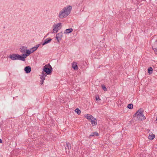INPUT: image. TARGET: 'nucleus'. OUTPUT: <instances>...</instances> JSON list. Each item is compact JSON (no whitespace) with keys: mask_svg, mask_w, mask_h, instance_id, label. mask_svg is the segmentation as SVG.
<instances>
[{"mask_svg":"<svg viewBox=\"0 0 157 157\" xmlns=\"http://www.w3.org/2000/svg\"><path fill=\"white\" fill-rule=\"evenodd\" d=\"M91 123L93 126H94L97 124V120L94 117L91 120Z\"/></svg>","mask_w":157,"mask_h":157,"instance_id":"10","label":"nucleus"},{"mask_svg":"<svg viewBox=\"0 0 157 157\" xmlns=\"http://www.w3.org/2000/svg\"><path fill=\"white\" fill-rule=\"evenodd\" d=\"M155 40L153 38L151 40L152 41V40Z\"/></svg>","mask_w":157,"mask_h":157,"instance_id":"31","label":"nucleus"},{"mask_svg":"<svg viewBox=\"0 0 157 157\" xmlns=\"http://www.w3.org/2000/svg\"><path fill=\"white\" fill-rule=\"evenodd\" d=\"M49 68L48 67L47 65H45L44 67L43 68V71L42 72H45L46 75H49L52 72V68L51 65H49Z\"/></svg>","mask_w":157,"mask_h":157,"instance_id":"5","label":"nucleus"},{"mask_svg":"<svg viewBox=\"0 0 157 157\" xmlns=\"http://www.w3.org/2000/svg\"><path fill=\"white\" fill-rule=\"evenodd\" d=\"M101 87L102 89L104 90V91H105L107 90V89L105 85H101Z\"/></svg>","mask_w":157,"mask_h":157,"instance_id":"22","label":"nucleus"},{"mask_svg":"<svg viewBox=\"0 0 157 157\" xmlns=\"http://www.w3.org/2000/svg\"><path fill=\"white\" fill-rule=\"evenodd\" d=\"M72 67L75 70H76L78 69V66L77 65L76 63L74 62L72 64Z\"/></svg>","mask_w":157,"mask_h":157,"instance_id":"14","label":"nucleus"},{"mask_svg":"<svg viewBox=\"0 0 157 157\" xmlns=\"http://www.w3.org/2000/svg\"><path fill=\"white\" fill-rule=\"evenodd\" d=\"M156 120L157 121V117H156Z\"/></svg>","mask_w":157,"mask_h":157,"instance_id":"32","label":"nucleus"},{"mask_svg":"<svg viewBox=\"0 0 157 157\" xmlns=\"http://www.w3.org/2000/svg\"><path fill=\"white\" fill-rule=\"evenodd\" d=\"M37 49L35 47H33L31 49V50L32 51V52L33 53L34 52H35Z\"/></svg>","mask_w":157,"mask_h":157,"instance_id":"23","label":"nucleus"},{"mask_svg":"<svg viewBox=\"0 0 157 157\" xmlns=\"http://www.w3.org/2000/svg\"><path fill=\"white\" fill-rule=\"evenodd\" d=\"M40 45V44H38L36 45L34 47H35L36 48V49H37Z\"/></svg>","mask_w":157,"mask_h":157,"instance_id":"26","label":"nucleus"},{"mask_svg":"<svg viewBox=\"0 0 157 157\" xmlns=\"http://www.w3.org/2000/svg\"><path fill=\"white\" fill-rule=\"evenodd\" d=\"M155 137V136L154 134H152L151 135H150L149 136V139L151 140H153Z\"/></svg>","mask_w":157,"mask_h":157,"instance_id":"18","label":"nucleus"},{"mask_svg":"<svg viewBox=\"0 0 157 157\" xmlns=\"http://www.w3.org/2000/svg\"><path fill=\"white\" fill-rule=\"evenodd\" d=\"M32 53V51L31 50L30 51L29 50L26 49L25 51V53L21 55L23 59V61H25V59L26 58L27 56H28L31 53Z\"/></svg>","mask_w":157,"mask_h":157,"instance_id":"6","label":"nucleus"},{"mask_svg":"<svg viewBox=\"0 0 157 157\" xmlns=\"http://www.w3.org/2000/svg\"><path fill=\"white\" fill-rule=\"evenodd\" d=\"M152 49L155 52H156V53L157 54V48H152Z\"/></svg>","mask_w":157,"mask_h":157,"instance_id":"24","label":"nucleus"},{"mask_svg":"<svg viewBox=\"0 0 157 157\" xmlns=\"http://www.w3.org/2000/svg\"><path fill=\"white\" fill-rule=\"evenodd\" d=\"M127 107L130 109H132L133 108V105L132 104H130L128 105Z\"/></svg>","mask_w":157,"mask_h":157,"instance_id":"21","label":"nucleus"},{"mask_svg":"<svg viewBox=\"0 0 157 157\" xmlns=\"http://www.w3.org/2000/svg\"><path fill=\"white\" fill-rule=\"evenodd\" d=\"M46 44H46V42H45V41H44V42L42 44V45L43 46Z\"/></svg>","mask_w":157,"mask_h":157,"instance_id":"29","label":"nucleus"},{"mask_svg":"<svg viewBox=\"0 0 157 157\" xmlns=\"http://www.w3.org/2000/svg\"><path fill=\"white\" fill-rule=\"evenodd\" d=\"M44 81L43 80H41L40 81V83L41 85H42L43 83H44Z\"/></svg>","mask_w":157,"mask_h":157,"instance_id":"28","label":"nucleus"},{"mask_svg":"<svg viewBox=\"0 0 157 157\" xmlns=\"http://www.w3.org/2000/svg\"><path fill=\"white\" fill-rule=\"evenodd\" d=\"M27 48L25 46H22L20 48V51L21 53L23 54L25 53Z\"/></svg>","mask_w":157,"mask_h":157,"instance_id":"8","label":"nucleus"},{"mask_svg":"<svg viewBox=\"0 0 157 157\" xmlns=\"http://www.w3.org/2000/svg\"><path fill=\"white\" fill-rule=\"evenodd\" d=\"M2 140L1 139H0V143H2Z\"/></svg>","mask_w":157,"mask_h":157,"instance_id":"30","label":"nucleus"},{"mask_svg":"<svg viewBox=\"0 0 157 157\" xmlns=\"http://www.w3.org/2000/svg\"><path fill=\"white\" fill-rule=\"evenodd\" d=\"M98 134L97 132H93L90 135V136H98Z\"/></svg>","mask_w":157,"mask_h":157,"instance_id":"16","label":"nucleus"},{"mask_svg":"<svg viewBox=\"0 0 157 157\" xmlns=\"http://www.w3.org/2000/svg\"><path fill=\"white\" fill-rule=\"evenodd\" d=\"M40 45V44H38L36 45L34 47H35L36 48V49H37Z\"/></svg>","mask_w":157,"mask_h":157,"instance_id":"27","label":"nucleus"},{"mask_svg":"<svg viewBox=\"0 0 157 157\" xmlns=\"http://www.w3.org/2000/svg\"><path fill=\"white\" fill-rule=\"evenodd\" d=\"M155 41H157L156 40H155Z\"/></svg>","mask_w":157,"mask_h":157,"instance_id":"33","label":"nucleus"},{"mask_svg":"<svg viewBox=\"0 0 157 157\" xmlns=\"http://www.w3.org/2000/svg\"><path fill=\"white\" fill-rule=\"evenodd\" d=\"M96 100L97 101H100V99L99 98V97L98 96H97L96 97Z\"/></svg>","mask_w":157,"mask_h":157,"instance_id":"25","label":"nucleus"},{"mask_svg":"<svg viewBox=\"0 0 157 157\" xmlns=\"http://www.w3.org/2000/svg\"><path fill=\"white\" fill-rule=\"evenodd\" d=\"M9 58L12 60H19L23 61L22 56L18 54H13L10 55Z\"/></svg>","mask_w":157,"mask_h":157,"instance_id":"3","label":"nucleus"},{"mask_svg":"<svg viewBox=\"0 0 157 157\" xmlns=\"http://www.w3.org/2000/svg\"><path fill=\"white\" fill-rule=\"evenodd\" d=\"M72 8V6L70 5L63 8L59 13L58 16L59 18L63 19L67 17L70 13Z\"/></svg>","mask_w":157,"mask_h":157,"instance_id":"1","label":"nucleus"},{"mask_svg":"<svg viewBox=\"0 0 157 157\" xmlns=\"http://www.w3.org/2000/svg\"><path fill=\"white\" fill-rule=\"evenodd\" d=\"M52 40V39L51 38H49L46 39L45 40H44V41H45L46 44H47L48 43H50L51 41Z\"/></svg>","mask_w":157,"mask_h":157,"instance_id":"19","label":"nucleus"},{"mask_svg":"<svg viewBox=\"0 0 157 157\" xmlns=\"http://www.w3.org/2000/svg\"><path fill=\"white\" fill-rule=\"evenodd\" d=\"M75 112L78 115L80 114L81 113V111L78 108L76 109L75 110Z\"/></svg>","mask_w":157,"mask_h":157,"instance_id":"20","label":"nucleus"},{"mask_svg":"<svg viewBox=\"0 0 157 157\" xmlns=\"http://www.w3.org/2000/svg\"><path fill=\"white\" fill-rule=\"evenodd\" d=\"M71 144L69 143H67L66 144V145L65 146V149H66V150H67V149H68V150H69V149H71Z\"/></svg>","mask_w":157,"mask_h":157,"instance_id":"15","label":"nucleus"},{"mask_svg":"<svg viewBox=\"0 0 157 157\" xmlns=\"http://www.w3.org/2000/svg\"><path fill=\"white\" fill-rule=\"evenodd\" d=\"M73 29L72 28L67 29L65 30L64 33H69L73 31Z\"/></svg>","mask_w":157,"mask_h":157,"instance_id":"13","label":"nucleus"},{"mask_svg":"<svg viewBox=\"0 0 157 157\" xmlns=\"http://www.w3.org/2000/svg\"><path fill=\"white\" fill-rule=\"evenodd\" d=\"M47 75L44 72H42V75L40 76V79L41 80H44L45 79V77Z\"/></svg>","mask_w":157,"mask_h":157,"instance_id":"12","label":"nucleus"},{"mask_svg":"<svg viewBox=\"0 0 157 157\" xmlns=\"http://www.w3.org/2000/svg\"><path fill=\"white\" fill-rule=\"evenodd\" d=\"M62 36L63 33L62 32L59 33L57 34L56 38L58 43L59 42V41L61 40Z\"/></svg>","mask_w":157,"mask_h":157,"instance_id":"7","label":"nucleus"},{"mask_svg":"<svg viewBox=\"0 0 157 157\" xmlns=\"http://www.w3.org/2000/svg\"><path fill=\"white\" fill-rule=\"evenodd\" d=\"M61 26L62 24L61 23H58L54 24L53 26V29L52 33H57L58 30L61 28Z\"/></svg>","mask_w":157,"mask_h":157,"instance_id":"4","label":"nucleus"},{"mask_svg":"<svg viewBox=\"0 0 157 157\" xmlns=\"http://www.w3.org/2000/svg\"><path fill=\"white\" fill-rule=\"evenodd\" d=\"M143 112V110L140 109L134 114V116L136 117L139 120H144L146 119V117L144 115Z\"/></svg>","mask_w":157,"mask_h":157,"instance_id":"2","label":"nucleus"},{"mask_svg":"<svg viewBox=\"0 0 157 157\" xmlns=\"http://www.w3.org/2000/svg\"><path fill=\"white\" fill-rule=\"evenodd\" d=\"M85 117L89 120H91L94 118L92 116L88 114L85 115Z\"/></svg>","mask_w":157,"mask_h":157,"instance_id":"11","label":"nucleus"},{"mask_svg":"<svg viewBox=\"0 0 157 157\" xmlns=\"http://www.w3.org/2000/svg\"><path fill=\"white\" fill-rule=\"evenodd\" d=\"M153 69L151 67H150L148 69V72L150 74L152 73Z\"/></svg>","mask_w":157,"mask_h":157,"instance_id":"17","label":"nucleus"},{"mask_svg":"<svg viewBox=\"0 0 157 157\" xmlns=\"http://www.w3.org/2000/svg\"><path fill=\"white\" fill-rule=\"evenodd\" d=\"M24 70L26 73H29L31 71V67L29 66H27L25 68Z\"/></svg>","mask_w":157,"mask_h":157,"instance_id":"9","label":"nucleus"}]
</instances>
